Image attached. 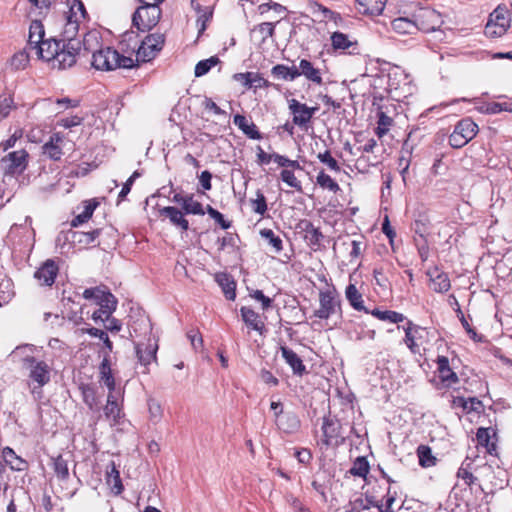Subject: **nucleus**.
<instances>
[{"mask_svg":"<svg viewBox=\"0 0 512 512\" xmlns=\"http://www.w3.org/2000/svg\"><path fill=\"white\" fill-rule=\"evenodd\" d=\"M81 49L80 40L71 42L56 39L44 40L38 46H33V52L38 58L50 62L53 68L66 69L72 67Z\"/></svg>","mask_w":512,"mask_h":512,"instance_id":"f257e3e1","label":"nucleus"},{"mask_svg":"<svg viewBox=\"0 0 512 512\" xmlns=\"http://www.w3.org/2000/svg\"><path fill=\"white\" fill-rule=\"evenodd\" d=\"M98 45L97 34L90 32L85 34L83 47L85 51L92 52V66L97 70L110 71L116 68H132L134 60L130 57L120 55L116 50L105 47L93 50Z\"/></svg>","mask_w":512,"mask_h":512,"instance_id":"f03ea898","label":"nucleus"},{"mask_svg":"<svg viewBox=\"0 0 512 512\" xmlns=\"http://www.w3.org/2000/svg\"><path fill=\"white\" fill-rule=\"evenodd\" d=\"M22 368L27 372L32 394H41L43 386L51 380V367L44 360L32 355L22 358Z\"/></svg>","mask_w":512,"mask_h":512,"instance_id":"7ed1b4c3","label":"nucleus"},{"mask_svg":"<svg viewBox=\"0 0 512 512\" xmlns=\"http://www.w3.org/2000/svg\"><path fill=\"white\" fill-rule=\"evenodd\" d=\"M337 312H341V302L334 288L319 292V308L314 311V316L327 320Z\"/></svg>","mask_w":512,"mask_h":512,"instance_id":"20e7f679","label":"nucleus"},{"mask_svg":"<svg viewBox=\"0 0 512 512\" xmlns=\"http://www.w3.org/2000/svg\"><path fill=\"white\" fill-rule=\"evenodd\" d=\"M511 19L505 7L498 6L489 16L485 26V35L490 38L503 36L510 27Z\"/></svg>","mask_w":512,"mask_h":512,"instance_id":"39448f33","label":"nucleus"},{"mask_svg":"<svg viewBox=\"0 0 512 512\" xmlns=\"http://www.w3.org/2000/svg\"><path fill=\"white\" fill-rule=\"evenodd\" d=\"M85 17L86 10L84 4L79 0H74V3L70 7L69 15L67 16V21L64 26V39L62 41L71 42L72 40H77L75 36L79 29V22L81 19H85Z\"/></svg>","mask_w":512,"mask_h":512,"instance_id":"423d86ee","label":"nucleus"},{"mask_svg":"<svg viewBox=\"0 0 512 512\" xmlns=\"http://www.w3.org/2000/svg\"><path fill=\"white\" fill-rule=\"evenodd\" d=\"M161 17V9L158 5L139 7L132 17L133 25L139 30L145 31L154 27Z\"/></svg>","mask_w":512,"mask_h":512,"instance_id":"0eeeda50","label":"nucleus"},{"mask_svg":"<svg viewBox=\"0 0 512 512\" xmlns=\"http://www.w3.org/2000/svg\"><path fill=\"white\" fill-rule=\"evenodd\" d=\"M417 30L423 32H436L444 24L442 15L432 8H421L413 16Z\"/></svg>","mask_w":512,"mask_h":512,"instance_id":"6e6552de","label":"nucleus"},{"mask_svg":"<svg viewBox=\"0 0 512 512\" xmlns=\"http://www.w3.org/2000/svg\"><path fill=\"white\" fill-rule=\"evenodd\" d=\"M165 42V36L162 33L149 34L142 41L137 50V58L142 61H150L156 54L162 50Z\"/></svg>","mask_w":512,"mask_h":512,"instance_id":"1a4fd4ad","label":"nucleus"},{"mask_svg":"<svg viewBox=\"0 0 512 512\" xmlns=\"http://www.w3.org/2000/svg\"><path fill=\"white\" fill-rule=\"evenodd\" d=\"M27 158L28 153L23 149L10 152L2 158L5 173L9 175L21 174L27 167Z\"/></svg>","mask_w":512,"mask_h":512,"instance_id":"9d476101","label":"nucleus"},{"mask_svg":"<svg viewBox=\"0 0 512 512\" xmlns=\"http://www.w3.org/2000/svg\"><path fill=\"white\" fill-rule=\"evenodd\" d=\"M317 107H309L296 99L289 100V110L293 115V124L305 127L317 111Z\"/></svg>","mask_w":512,"mask_h":512,"instance_id":"9b49d317","label":"nucleus"},{"mask_svg":"<svg viewBox=\"0 0 512 512\" xmlns=\"http://www.w3.org/2000/svg\"><path fill=\"white\" fill-rule=\"evenodd\" d=\"M298 228L304 232V239L310 247L317 249L321 246L324 236L312 222L309 220H301L298 224Z\"/></svg>","mask_w":512,"mask_h":512,"instance_id":"f8f14e48","label":"nucleus"},{"mask_svg":"<svg viewBox=\"0 0 512 512\" xmlns=\"http://www.w3.org/2000/svg\"><path fill=\"white\" fill-rule=\"evenodd\" d=\"M58 273V266L54 260H46L40 268L35 272V278L42 284L51 286Z\"/></svg>","mask_w":512,"mask_h":512,"instance_id":"ddd939ff","label":"nucleus"},{"mask_svg":"<svg viewBox=\"0 0 512 512\" xmlns=\"http://www.w3.org/2000/svg\"><path fill=\"white\" fill-rule=\"evenodd\" d=\"M281 355L285 362L291 367L295 375L302 376L306 373V367L302 359L290 348L286 346L280 347Z\"/></svg>","mask_w":512,"mask_h":512,"instance_id":"4468645a","label":"nucleus"},{"mask_svg":"<svg viewBox=\"0 0 512 512\" xmlns=\"http://www.w3.org/2000/svg\"><path fill=\"white\" fill-rule=\"evenodd\" d=\"M496 434L492 428H478L476 432L477 444L484 447L490 455L496 454V443L493 440Z\"/></svg>","mask_w":512,"mask_h":512,"instance_id":"2eb2a0df","label":"nucleus"},{"mask_svg":"<svg viewBox=\"0 0 512 512\" xmlns=\"http://www.w3.org/2000/svg\"><path fill=\"white\" fill-rule=\"evenodd\" d=\"M430 279V288L437 293H444L448 291V274L439 271L437 267L430 269L427 272Z\"/></svg>","mask_w":512,"mask_h":512,"instance_id":"dca6fc26","label":"nucleus"},{"mask_svg":"<svg viewBox=\"0 0 512 512\" xmlns=\"http://www.w3.org/2000/svg\"><path fill=\"white\" fill-rule=\"evenodd\" d=\"M160 214L169 218L172 225L181 228L182 231L189 229V222L183 212L176 207L167 206L160 210Z\"/></svg>","mask_w":512,"mask_h":512,"instance_id":"f3484780","label":"nucleus"},{"mask_svg":"<svg viewBox=\"0 0 512 512\" xmlns=\"http://www.w3.org/2000/svg\"><path fill=\"white\" fill-rule=\"evenodd\" d=\"M404 331L405 344L408 346L411 352L419 353L420 345L418 343V339L421 337V334L424 332V330L418 326L413 325L411 322H408V325L404 328Z\"/></svg>","mask_w":512,"mask_h":512,"instance_id":"a211bd4d","label":"nucleus"},{"mask_svg":"<svg viewBox=\"0 0 512 512\" xmlns=\"http://www.w3.org/2000/svg\"><path fill=\"white\" fill-rule=\"evenodd\" d=\"M452 406L462 408L463 412H477L479 413L482 408V402L475 397L465 398L463 396H455L452 399Z\"/></svg>","mask_w":512,"mask_h":512,"instance_id":"6ab92c4d","label":"nucleus"},{"mask_svg":"<svg viewBox=\"0 0 512 512\" xmlns=\"http://www.w3.org/2000/svg\"><path fill=\"white\" fill-rule=\"evenodd\" d=\"M233 122L249 138L256 140L262 138L257 126L253 122H249L245 116L237 114L234 116Z\"/></svg>","mask_w":512,"mask_h":512,"instance_id":"aec40b11","label":"nucleus"},{"mask_svg":"<svg viewBox=\"0 0 512 512\" xmlns=\"http://www.w3.org/2000/svg\"><path fill=\"white\" fill-rule=\"evenodd\" d=\"M391 27L393 31L400 35H411L418 31L414 17L413 19L407 17L396 18L391 22Z\"/></svg>","mask_w":512,"mask_h":512,"instance_id":"412c9836","label":"nucleus"},{"mask_svg":"<svg viewBox=\"0 0 512 512\" xmlns=\"http://www.w3.org/2000/svg\"><path fill=\"white\" fill-rule=\"evenodd\" d=\"M45 35L44 26L39 20H33L29 27V37H28V43L27 48L32 51L33 46H38L40 43H42Z\"/></svg>","mask_w":512,"mask_h":512,"instance_id":"4be33fe9","label":"nucleus"},{"mask_svg":"<svg viewBox=\"0 0 512 512\" xmlns=\"http://www.w3.org/2000/svg\"><path fill=\"white\" fill-rule=\"evenodd\" d=\"M158 346L156 344L147 343V344H137L136 346V354L139 359V362L147 366L152 361L156 360V351Z\"/></svg>","mask_w":512,"mask_h":512,"instance_id":"5701e85b","label":"nucleus"},{"mask_svg":"<svg viewBox=\"0 0 512 512\" xmlns=\"http://www.w3.org/2000/svg\"><path fill=\"white\" fill-rule=\"evenodd\" d=\"M345 297L353 309L357 311H364L370 313L369 310L364 306L362 294L358 291L354 284H349L345 289Z\"/></svg>","mask_w":512,"mask_h":512,"instance_id":"b1692460","label":"nucleus"},{"mask_svg":"<svg viewBox=\"0 0 512 512\" xmlns=\"http://www.w3.org/2000/svg\"><path fill=\"white\" fill-rule=\"evenodd\" d=\"M298 70L300 72V76L303 75L307 80L318 85L322 84L323 81L320 70L315 68L309 60L302 59L299 63Z\"/></svg>","mask_w":512,"mask_h":512,"instance_id":"393cba45","label":"nucleus"},{"mask_svg":"<svg viewBox=\"0 0 512 512\" xmlns=\"http://www.w3.org/2000/svg\"><path fill=\"white\" fill-rule=\"evenodd\" d=\"M275 422L278 428L285 433H293L300 427L299 418L291 412L282 414Z\"/></svg>","mask_w":512,"mask_h":512,"instance_id":"a878e982","label":"nucleus"},{"mask_svg":"<svg viewBox=\"0 0 512 512\" xmlns=\"http://www.w3.org/2000/svg\"><path fill=\"white\" fill-rule=\"evenodd\" d=\"M215 280L222 288L225 297L228 300H234L236 297V283L232 277L227 273H218L215 276Z\"/></svg>","mask_w":512,"mask_h":512,"instance_id":"bb28decb","label":"nucleus"},{"mask_svg":"<svg viewBox=\"0 0 512 512\" xmlns=\"http://www.w3.org/2000/svg\"><path fill=\"white\" fill-rule=\"evenodd\" d=\"M322 432L324 436V443L330 445L331 441L340 434V424L337 420L330 417H325L322 424Z\"/></svg>","mask_w":512,"mask_h":512,"instance_id":"cd10ccee","label":"nucleus"},{"mask_svg":"<svg viewBox=\"0 0 512 512\" xmlns=\"http://www.w3.org/2000/svg\"><path fill=\"white\" fill-rule=\"evenodd\" d=\"M63 138L59 133H55L50 137V140L44 144L43 153L53 160H59L62 156L60 143Z\"/></svg>","mask_w":512,"mask_h":512,"instance_id":"c85d7f7f","label":"nucleus"},{"mask_svg":"<svg viewBox=\"0 0 512 512\" xmlns=\"http://www.w3.org/2000/svg\"><path fill=\"white\" fill-rule=\"evenodd\" d=\"M271 74L277 79L287 81H293L300 76V72L296 66L288 67L283 64L275 65L271 69Z\"/></svg>","mask_w":512,"mask_h":512,"instance_id":"c756f323","label":"nucleus"},{"mask_svg":"<svg viewBox=\"0 0 512 512\" xmlns=\"http://www.w3.org/2000/svg\"><path fill=\"white\" fill-rule=\"evenodd\" d=\"M359 11L363 14L379 15L385 7L386 0H356Z\"/></svg>","mask_w":512,"mask_h":512,"instance_id":"7c9ffc66","label":"nucleus"},{"mask_svg":"<svg viewBox=\"0 0 512 512\" xmlns=\"http://www.w3.org/2000/svg\"><path fill=\"white\" fill-rule=\"evenodd\" d=\"M2 456L7 465L10 466L12 470L22 471L26 467V462L19 456L16 455L13 449L10 447H5L2 451Z\"/></svg>","mask_w":512,"mask_h":512,"instance_id":"2f4dec72","label":"nucleus"},{"mask_svg":"<svg viewBox=\"0 0 512 512\" xmlns=\"http://www.w3.org/2000/svg\"><path fill=\"white\" fill-rule=\"evenodd\" d=\"M240 312H241L242 319L246 325L250 326L253 330H256L259 332L262 331L264 325L259 320V315L254 310H252L251 308H248V307H242Z\"/></svg>","mask_w":512,"mask_h":512,"instance_id":"473e14b6","label":"nucleus"},{"mask_svg":"<svg viewBox=\"0 0 512 512\" xmlns=\"http://www.w3.org/2000/svg\"><path fill=\"white\" fill-rule=\"evenodd\" d=\"M104 414L107 419L112 420L114 423H117L120 418L121 409L112 392H109L107 396V404L104 408Z\"/></svg>","mask_w":512,"mask_h":512,"instance_id":"72a5a7b5","label":"nucleus"},{"mask_svg":"<svg viewBox=\"0 0 512 512\" xmlns=\"http://www.w3.org/2000/svg\"><path fill=\"white\" fill-rule=\"evenodd\" d=\"M457 478L461 479L464 484L470 486L474 483L476 478L473 475V461L470 458H466L461 467L458 469Z\"/></svg>","mask_w":512,"mask_h":512,"instance_id":"f704fd0d","label":"nucleus"},{"mask_svg":"<svg viewBox=\"0 0 512 512\" xmlns=\"http://www.w3.org/2000/svg\"><path fill=\"white\" fill-rule=\"evenodd\" d=\"M331 43L332 47L335 50H349L351 47H355L357 45L356 41H352L349 39L348 35L342 32H334L331 35Z\"/></svg>","mask_w":512,"mask_h":512,"instance_id":"c9c22d12","label":"nucleus"},{"mask_svg":"<svg viewBox=\"0 0 512 512\" xmlns=\"http://www.w3.org/2000/svg\"><path fill=\"white\" fill-rule=\"evenodd\" d=\"M454 132L471 140L477 133V125L471 119L465 118L455 126Z\"/></svg>","mask_w":512,"mask_h":512,"instance_id":"e433bc0d","label":"nucleus"},{"mask_svg":"<svg viewBox=\"0 0 512 512\" xmlns=\"http://www.w3.org/2000/svg\"><path fill=\"white\" fill-rule=\"evenodd\" d=\"M186 214L204 215L205 210L200 202L194 199L193 195H185V200L181 205Z\"/></svg>","mask_w":512,"mask_h":512,"instance_id":"4c0bfd02","label":"nucleus"},{"mask_svg":"<svg viewBox=\"0 0 512 512\" xmlns=\"http://www.w3.org/2000/svg\"><path fill=\"white\" fill-rule=\"evenodd\" d=\"M220 63L221 61L217 56H211L208 59L201 60L196 64L194 74L196 77L204 76L211 70V68Z\"/></svg>","mask_w":512,"mask_h":512,"instance_id":"58836bf2","label":"nucleus"},{"mask_svg":"<svg viewBox=\"0 0 512 512\" xmlns=\"http://www.w3.org/2000/svg\"><path fill=\"white\" fill-rule=\"evenodd\" d=\"M371 314L379 320L389 321L391 323H400L405 319L403 314L391 310L382 311L379 309H374L371 311Z\"/></svg>","mask_w":512,"mask_h":512,"instance_id":"ea45409f","label":"nucleus"},{"mask_svg":"<svg viewBox=\"0 0 512 512\" xmlns=\"http://www.w3.org/2000/svg\"><path fill=\"white\" fill-rule=\"evenodd\" d=\"M448 172V162L446 160V155L444 152H441L436 155L434 163L431 168V174L433 177L437 176H445Z\"/></svg>","mask_w":512,"mask_h":512,"instance_id":"a19ab883","label":"nucleus"},{"mask_svg":"<svg viewBox=\"0 0 512 512\" xmlns=\"http://www.w3.org/2000/svg\"><path fill=\"white\" fill-rule=\"evenodd\" d=\"M438 372L439 375L435 376L432 381L436 386L441 383L442 387H446V381L448 380V358L445 356L438 357Z\"/></svg>","mask_w":512,"mask_h":512,"instance_id":"79ce46f5","label":"nucleus"},{"mask_svg":"<svg viewBox=\"0 0 512 512\" xmlns=\"http://www.w3.org/2000/svg\"><path fill=\"white\" fill-rule=\"evenodd\" d=\"M316 183L323 189H327L331 192H338L340 190V186L338 183L333 180L328 174H326L323 170H321L317 177Z\"/></svg>","mask_w":512,"mask_h":512,"instance_id":"37998d69","label":"nucleus"},{"mask_svg":"<svg viewBox=\"0 0 512 512\" xmlns=\"http://www.w3.org/2000/svg\"><path fill=\"white\" fill-rule=\"evenodd\" d=\"M99 309L106 311L107 315H112L117 307L116 297L108 290L105 295L96 303Z\"/></svg>","mask_w":512,"mask_h":512,"instance_id":"c03bdc74","label":"nucleus"},{"mask_svg":"<svg viewBox=\"0 0 512 512\" xmlns=\"http://www.w3.org/2000/svg\"><path fill=\"white\" fill-rule=\"evenodd\" d=\"M454 304L457 306V308H456L457 317L460 320L463 328L466 330L467 334L475 342H481L482 336H479L477 334V332L471 327V325L468 322V319L465 317L464 313L459 308V305H458V302L456 301V299H454Z\"/></svg>","mask_w":512,"mask_h":512,"instance_id":"a18cd8bd","label":"nucleus"},{"mask_svg":"<svg viewBox=\"0 0 512 512\" xmlns=\"http://www.w3.org/2000/svg\"><path fill=\"white\" fill-rule=\"evenodd\" d=\"M369 463L365 457H357L349 472L353 476L365 478L369 472Z\"/></svg>","mask_w":512,"mask_h":512,"instance_id":"49530a36","label":"nucleus"},{"mask_svg":"<svg viewBox=\"0 0 512 512\" xmlns=\"http://www.w3.org/2000/svg\"><path fill=\"white\" fill-rule=\"evenodd\" d=\"M53 468L56 476L60 480H66L69 477V468L68 462L63 458V456L59 455L53 459Z\"/></svg>","mask_w":512,"mask_h":512,"instance_id":"de8ad7c7","label":"nucleus"},{"mask_svg":"<svg viewBox=\"0 0 512 512\" xmlns=\"http://www.w3.org/2000/svg\"><path fill=\"white\" fill-rule=\"evenodd\" d=\"M100 230L95 229L88 232H73V242L83 245H89L95 242L99 237Z\"/></svg>","mask_w":512,"mask_h":512,"instance_id":"09e8293b","label":"nucleus"},{"mask_svg":"<svg viewBox=\"0 0 512 512\" xmlns=\"http://www.w3.org/2000/svg\"><path fill=\"white\" fill-rule=\"evenodd\" d=\"M260 235L268 241L276 253H280L283 249L282 239L277 236L271 229H262Z\"/></svg>","mask_w":512,"mask_h":512,"instance_id":"8fccbe9b","label":"nucleus"},{"mask_svg":"<svg viewBox=\"0 0 512 512\" xmlns=\"http://www.w3.org/2000/svg\"><path fill=\"white\" fill-rule=\"evenodd\" d=\"M31 52L26 46L24 50L15 53L11 59V66L17 70L24 69L29 62Z\"/></svg>","mask_w":512,"mask_h":512,"instance_id":"3c124183","label":"nucleus"},{"mask_svg":"<svg viewBox=\"0 0 512 512\" xmlns=\"http://www.w3.org/2000/svg\"><path fill=\"white\" fill-rule=\"evenodd\" d=\"M13 295L14 291L10 279H0V306L7 304Z\"/></svg>","mask_w":512,"mask_h":512,"instance_id":"603ef678","label":"nucleus"},{"mask_svg":"<svg viewBox=\"0 0 512 512\" xmlns=\"http://www.w3.org/2000/svg\"><path fill=\"white\" fill-rule=\"evenodd\" d=\"M14 99L10 95H0V120L9 116L11 110L15 109Z\"/></svg>","mask_w":512,"mask_h":512,"instance_id":"864d4df0","label":"nucleus"},{"mask_svg":"<svg viewBox=\"0 0 512 512\" xmlns=\"http://www.w3.org/2000/svg\"><path fill=\"white\" fill-rule=\"evenodd\" d=\"M95 208H96V203L86 204L84 207V210L80 214H78L77 216L74 217V219L71 222V225L73 227H77V226L85 223L86 221H88V219L91 218Z\"/></svg>","mask_w":512,"mask_h":512,"instance_id":"5fc2aeb1","label":"nucleus"},{"mask_svg":"<svg viewBox=\"0 0 512 512\" xmlns=\"http://www.w3.org/2000/svg\"><path fill=\"white\" fill-rule=\"evenodd\" d=\"M392 123H393V119L391 117L386 115L384 112L379 111L378 112V123H377L378 126L376 128V134L379 137H382L383 135H385L389 131V128L392 125Z\"/></svg>","mask_w":512,"mask_h":512,"instance_id":"6e6d98bb","label":"nucleus"},{"mask_svg":"<svg viewBox=\"0 0 512 512\" xmlns=\"http://www.w3.org/2000/svg\"><path fill=\"white\" fill-rule=\"evenodd\" d=\"M80 389L83 401L90 409H93L97 405L96 391L94 387L91 385H82Z\"/></svg>","mask_w":512,"mask_h":512,"instance_id":"4d7b16f0","label":"nucleus"},{"mask_svg":"<svg viewBox=\"0 0 512 512\" xmlns=\"http://www.w3.org/2000/svg\"><path fill=\"white\" fill-rule=\"evenodd\" d=\"M418 458L422 467H430L435 463V458L432 456L431 449L427 446H419Z\"/></svg>","mask_w":512,"mask_h":512,"instance_id":"13d9d810","label":"nucleus"},{"mask_svg":"<svg viewBox=\"0 0 512 512\" xmlns=\"http://www.w3.org/2000/svg\"><path fill=\"white\" fill-rule=\"evenodd\" d=\"M107 480L113 485L112 489L116 494H120L123 490L119 471L116 469L114 463H112V469L107 472Z\"/></svg>","mask_w":512,"mask_h":512,"instance_id":"bf43d9fd","label":"nucleus"},{"mask_svg":"<svg viewBox=\"0 0 512 512\" xmlns=\"http://www.w3.org/2000/svg\"><path fill=\"white\" fill-rule=\"evenodd\" d=\"M251 204L253 211L259 215H264L267 211L266 198L260 190L256 192V198L251 200Z\"/></svg>","mask_w":512,"mask_h":512,"instance_id":"052dcab7","label":"nucleus"},{"mask_svg":"<svg viewBox=\"0 0 512 512\" xmlns=\"http://www.w3.org/2000/svg\"><path fill=\"white\" fill-rule=\"evenodd\" d=\"M108 291L104 286L87 288L83 292V297L87 300H94L97 303Z\"/></svg>","mask_w":512,"mask_h":512,"instance_id":"680f3d73","label":"nucleus"},{"mask_svg":"<svg viewBox=\"0 0 512 512\" xmlns=\"http://www.w3.org/2000/svg\"><path fill=\"white\" fill-rule=\"evenodd\" d=\"M281 179L283 182H285L288 186L296 189L297 191L302 190L301 182L296 178L293 171L284 169L281 172Z\"/></svg>","mask_w":512,"mask_h":512,"instance_id":"e2e57ef3","label":"nucleus"},{"mask_svg":"<svg viewBox=\"0 0 512 512\" xmlns=\"http://www.w3.org/2000/svg\"><path fill=\"white\" fill-rule=\"evenodd\" d=\"M317 158L322 162L323 164L327 165L332 171L340 172L341 168L338 164V162L331 156L330 151H325L323 153H319L317 155Z\"/></svg>","mask_w":512,"mask_h":512,"instance_id":"0e129e2a","label":"nucleus"},{"mask_svg":"<svg viewBox=\"0 0 512 512\" xmlns=\"http://www.w3.org/2000/svg\"><path fill=\"white\" fill-rule=\"evenodd\" d=\"M148 410L150 419L155 423L159 422L162 417V408L160 403L154 399H150L148 401Z\"/></svg>","mask_w":512,"mask_h":512,"instance_id":"69168bd1","label":"nucleus"},{"mask_svg":"<svg viewBox=\"0 0 512 512\" xmlns=\"http://www.w3.org/2000/svg\"><path fill=\"white\" fill-rule=\"evenodd\" d=\"M206 212L221 226L222 229H228L230 227V223L224 219L223 214L214 209L212 206L207 205L205 213Z\"/></svg>","mask_w":512,"mask_h":512,"instance_id":"338daca9","label":"nucleus"},{"mask_svg":"<svg viewBox=\"0 0 512 512\" xmlns=\"http://www.w3.org/2000/svg\"><path fill=\"white\" fill-rule=\"evenodd\" d=\"M274 162L281 167H291L293 169H302L299 162L296 160H290L285 156L274 153Z\"/></svg>","mask_w":512,"mask_h":512,"instance_id":"774afa93","label":"nucleus"}]
</instances>
